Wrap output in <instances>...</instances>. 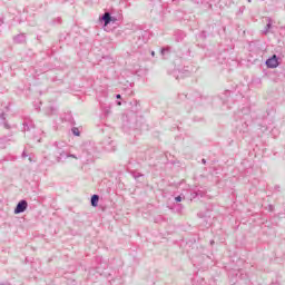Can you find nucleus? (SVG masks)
I'll return each mask as SVG.
<instances>
[{"instance_id":"20e7f679","label":"nucleus","mask_w":285,"mask_h":285,"mask_svg":"<svg viewBox=\"0 0 285 285\" xmlns=\"http://www.w3.org/2000/svg\"><path fill=\"white\" fill-rule=\"evenodd\" d=\"M99 21L104 23V28L110 26V23H115L117 21V18L112 17L110 12H105L102 16L99 17Z\"/></svg>"},{"instance_id":"b1692460","label":"nucleus","mask_w":285,"mask_h":285,"mask_svg":"<svg viewBox=\"0 0 285 285\" xmlns=\"http://www.w3.org/2000/svg\"><path fill=\"white\" fill-rule=\"evenodd\" d=\"M121 35H124V31H121V30H117L115 32V36L117 37V39L121 38Z\"/></svg>"},{"instance_id":"f3484780","label":"nucleus","mask_w":285,"mask_h":285,"mask_svg":"<svg viewBox=\"0 0 285 285\" xmlns=\"http://www.w3.org/2000/svg\"><path fill=\"white\" fill-rule=\"evenodd\" d=\"M0 119L2 120V125L4 126V128L10 129V125L8 124V121H6V114H0Z\"/></svg>"},{"instance_id":"a211bd4d","label":"nucleus","mask_w":285,"mask_h":285,"mask_svg":"<svg viewBox=\"0 0 285 285\" xmlns=\"http://www.w3.org/2000/svg\"><path fill=\"white\" fill-rule=\"evenodd\" d=\"M171 210H175V213H181L184 210V205L177 204L174 207H171Z\"/></svg>"},{"instance_id":"2eb2a0df","label":"nucleus","mask_w":285,"mask_h":285,"mask_svg":"<svg viewBox=\"0 0 285 285\" xmlns=\"http://www.w3.org/2000/svg\"><path fill=\"white\" fill-rule=\"evenodd\" d=\"M23 127L24 130H32V128H35V122L32 120H24Z\"/></svg>"},{"instance_id":"5701e85b","label":"nucleus","mask_w":285,"mask_h":285,"mask_svg":"<svg viewBox=\"0 0 285 285\" xmlns=\"http://www.w3.org/2000/svg\"><path fill=\"white\" fill-rule=\"evenodd\" d=\"M180 72H181V75H185L186 77H188V75H190V68L185 67Z\"/></svg>"},{"instance_id":"c85d7f7f","label":"nucleus","mask_w":285,"mask_h":285,"mask_svg":"<svg viewBox=\"0 0 285 285\" xmlns=\"http://www.w3.org/2000/svg\"><path fill=\"white\" fill-rule=\"evenodd\" d=\"M0 26H3V18H0Z\"/></svg>"},{"instance_id":"e433bc0d","label":"nucleus","mask_w":285,"mask_h":285,"mask_svg":"<svg viewBox=\"0 0 285 285\" xmlns=\"http://www.w3.org/2000/svg\"><path fill=\"white\" fill-rule=\"evenodd\" d=\"M117 105H118V106H121V101H118Z\"/></svg>"},{"instance_id":"393cba45","label":"nucleus","mask_w":285,"mask_h":285,"mask_svg":"<svg viewBox=\"0 0 285 285\" xmlns=\"http://www.w3.org/2000/svg\"><path fill=\"white\" fill-rule=\"evenodd\" d=\"M225 97H230V95H233V92H230L229 90L225 91Z\"/></svg>"},{"instance_id":"bb28decb","label":"nucleus","mask_w":285,"mask_h":285,"mask_svg":"<svg viewBox=\"0 0 285 285\" xmlns=\"http://www.w3.org/2000/svg\"><path fill=\"white\" fill-rule=\"evenodd\" d=\"M50 110H51V115H55V110L57 109H55V107H51Z\"/></svg>"},{"instance_id":"2f4dec72","label":"nucleus","mask_w":285,"mask_h":285,"mask_svg":"<svg viewBox=\"0 0 285 285\" xmlns=\"http://www.w3.org/2000/svg\"><path fill=\"white\" fill-rule=\"evenodd\" d=\"M0 285H10V283H0Z\"/></svg>"},{"instance_id":"1a4fd4ad","label":"nucleus","mask_w":285,"mask_h":285,"mask_svg":"<svg viewBox=\"0 0 285 285\" xmlns=\"http://www.w3.org/2000/svg\"><path fill=\"white\" fill-rule=\"evenodd\" d=\"M171 52H173V47H170V46L164 47L160 50V55H161L163 59H170Z\"/></svg>"},{"instance_id":"c756f323","label":"nucleus","mask_w":285,"mask_h":285,"mask_svg":"<svg viewBox=\"0 0 285 285\" xmlns=\"http://www.w3.org/2000/svg\"><path fill=\"white\" fill-rule=\"evenodd\" d=\"M116 99H121V95H116Z\"/></svg>"},{"instance_id":"6e6552de","label":"nucleus","mask_w":285,"mask_h":285,"mask_svg":"<svg viewBox=\"0 0 285 285\" xmlns=\"http://www.w3.org/2000/svg\"><path fill=\"white\" fill-rule=\"evenodd\" d=\"M174 39L175 41H177V43L184 41L186 39V32H184L183 30H176L174 32Z\"/></svg>"},{"instance_id":"f03ea898","label":"nucleus","mask_w":285,"mask_h":285,"mask_svg":"<svg viewBox=\"0 0 285 285\" xmlns=\"http://www.w3.org/2000/svg\"><path fill=\"white\" fill-rule=\"evenodd\" d=\"M178 99L180 101H185L188 112L194 108H199V106H204L206 104V98L202 97V94L198 91H189L187 94H179Z\"/></svg>"},{"instance_id":"7c9ffc66","label":"nucleus","mask_w":285,"mask_h":285,"mask_svg":"<svg viewBox=\"0 0 285 285\" xmlns=\"http://www.w3.org/2000/svg\"><path fill=\"white\" fill-rule=\"evenodd\" d=\"M46 159H48V156H45L42 164H46Z\"/></svg>"},{"instance_id":"ddd939ff","label":"nucleus","mask_w":285,"mask_h":285,"mask_svg":"<svg viewBox=\"0 0 285 285\" xmlns=\"http://www.w3.org/2000/svg\"><path fill=\"white\" fill-rule=\"evenodd\" d=\"M90 203L94 208H97V206H99V195H92Z\"/></svg>"},{"instance_id":"9d476101","label":"nucleus","mask_w":285,"mask_h":285,"mask_svg":"<svg viewBox=\"0 0 285 285\" xmlns=\"http://www.w3.org/2000/svg\"><path fill=\"white\" fill-rule=\"evenodd\" d=\"M92 275H96V278L100 277L101 271H99V267H96V268L92 267V268L89 269V279H94Z\"/></svg>"},{"instance_id":"f257e3e1","label":"nucleus","mask_w":285,"mask_h":285,"mask_svg":"<svg viewBox=\"0 0 285 285\" xmlns=\"http://www.w3.org/2000/svg\"><path fill=\"white\" fill-rule=\"evenodd\" d=\"M48 150L50 155L55 156L57 164H61V161H65V159H68V157H71L72 159H82V161H88V158L83 159L82 155L77 156L75 154L66 153V142H59V141L51 142L48 146Z\"/></svg>"},{"instance_id":"58836bf2","label":"nucleus","mask_w":285,"mask_h":285,"mask_svg":"<svg viewBox=\"0 0 285 285\" xmlns=\"http://www.w3.org/2000/svg\"><path fill=\"white\" fill-rule=\"evenodd\" d=\"M272 285H274V284H272Z\"/></svg>"},{"instance_id":"0eeeda50","label":"nucleus","mask_w":285,"mask_h":285,"mask_svg":"<svg viewBox=\"0 0 285 285\" xmlns=\"http://www.w3.org/2000/svg\"><path fill=\"white\" fill-rule=\"evenodd\" d=\"M267 68H277L279 66V60L277 56H273L272 58L266 60Z\"/></svg>"},{"instance_id":"72a5a7b5","label":"nucleus","mask_w":285,"mask_h":285,"mask_svg":"<svg viewBox=\"0 0 285 285\" xmlns=\"http://www.w3.org/2000/svg\"><path fill=\"white\" fill-rule=\"evenodd\" d=\"M37 142H38V144H41V138H39V139L37 140Z\"/></svg>"},{"instance_id":"473e14b6","label":"nucleus","mask_w":285,"mask_h":285,"mask_svg":"<svg viewBox=\"0 0 285 285\" xmlns=\"http://www.w3.org/2000/svg\"><path fill=\"white\" fill-rule=\"evenodd\" d=\"M202 164H206V159L203 158V159H202Z\"/></svg>"},{"instance_id":"cd10ccee","label":"nucleus","mask_w":285,"mask_h":285,"mask_svg":"<svg viewBox=\"0 0 285 285\" xmlns=\"http://www.w3.org/2000/svg\"><path fill=\"white\" fill-rule=\"evenodd\" d=\"M22 157L26 158L28 157V154H26V151L22 153Z\"/></svg>"},{"instance_id":"423d86ee","label":"nucleus","mask_w":285,"mask_h":285,"mask_svg":"<svg viewBox=\"0 0 285 285\" xmlns=\"http://www.w3.org/2000/svg\"><path fill=\"white\" fill-rule=\"evenodd\" d=\"M236 132L238 135H246L248 132V124L246 121L236 125Z\"/></svg>"},{"instance_id":"dca6fc26","label":"nucleus","mask_w":285,"mask_h":285,"mask_svg":"<svg viewBox=\"0 0 285 285\" xmlns=\"http://www.w3.org/2000/svg\"><path fill=\"white\" fill-rule=\"evenodd\" d=\"M271 28H273V19L267 18V24H266L265 30L263 31V35H268V31L271 30Z\"/></svg>"},{"instance_id":"9b49d317","label":"nucleus","mask_w":285,"mask_h":285,"mask_svg":"<svg viewBox=\"0 0 285 285\" xmlns=\"http://www.w3.org/2000/svg\"><path fill=\"white\" fill-rule=\"evenodd\" d=\"M14 43H26V35L20 33L13 38Z\"/></svg>"},{"instance_id":"7ed1b4c3","label":"nucleus","mask_w":285,"mask_h":285,"mask_svg":"<svg viewBox=\"0 0 285 285\" xmlns=\"http://www.w3.org/2000/svg\"><path fill=\"white\" fill-rule=\"evenodd\" d=\"M101 145L107 153H115L117 150V142L110 138L104 139Z\"/></svg>"},{"instance_id":"4468645a","label":"nucleus","mask_w":285,"mask_h":285,"mask_svg":"<svg viewBox=\"0 0 285 285\" xmlns=\"http://www.w3.org/2000/svg\"><path fill=\"white\" fill-rule=\"evenodd\" d=\"M100 108L102 110V117H109L110 115V106H104L102 104L100 105Z\"/></svg>"},{"instance_id":"f704fd0d","label":"nucleus","mask_w":285,"mask_h":285,"mask_svg":"<svg viewBox=\"0 0 285 285\" xmlns=\"http://www.w3.org/2000/svg\"><path fill=\"white\" fill-rule=\"evenodd\" d=\"M151 57H155V51H151Z\"/></svg>"},{"instance_id":"f8f14e48","label":"nucleus","mask_w":285,"mask_h":285,"mask_svg":"<svg viewBox=\"0 0 285 285\" xmlns=\"http://www.w3.org/2000/svg\"><path fill=\"white\" fill-rule=\"evenodd\" d=\"M203 195H204V191H202V190H197V191L190 190V197L188 199H190V202H193V199H197V197H202Z\"/></svg>"},{"instance_id":"c9c22d12","label":"nucleus","mask_w":285,"mask_h":285,"mask_svg":"<svg viewBox=\"0 0 285 285\" xmlns=\"http://www.w3.org/2000/svg\"><path fill=\"white\" fill-rule=\"evenodd\" d=\"M213 244H215V240H210V245L213 246Z\"/></svg>"},{"instance_id":"412c9836","label":"nucleus","mask_w":285,"mask_h":285,"mask_svg":"<svg viewBox=\"0 0 285 285\" xmlns=\"http://www.w3.org/2000/svg\"><path fill=\"white\" fill-rule=\"evenodd\" d=\"M71 132L75 137H79V135H81V131H79V128L77 127L71 128Z\"/></svg>"},{"instance_id":"4c0bfd02","label":"nucleus","mask_w":285,"mask_h":285,"mask_svg":"<svg viewBox=\"0 0 285 285\" xmlns=\"http://www.w3.org/2000/svg\"><path fill=\"white\" fill-rule=\"evenodd\" d=\"M248 2L250 3V0H248Z\"/></svg>"},{"instance_id":"6ab92c4d","label":"nucleus","mask_w":285,"mask_h":285,"mask_svg":"<svg viewBox=\"0 0 285 285\" xmlns=\"http://www.w3.org/2000/svg\"><path fill=\"white\" fill-rule=\"evenodd\" d=\"M176 204H179L181 202H184V199H186V196H184V194H180L179 196H176L175 198Z\"/></svg>"},{"instance_id":"4be33fe9","label":"nucleus","mask_w":285,"mask_h":285,"mask_svg":"<svg viewBox=\"0 0 285 285\" xmlns=\"http://www.w3.org/2000/svg\"><path fill=\"white\" fill-rule=\"evenodd\" d=\"M207 35H206V31H202L199 35H198V39H202L203 41H206L207 39Z\"/></svg>"},{"instance_id":"a878e982","label":"nucleus","mask_w":285,"mask_h":285,"mask_svg":"<svg viewBox=\"0 0 285 285\" xmlns=\"http://www.w3.org/2000/svg\"><path fill=\"white\" fill-rule=\"evenodd\" d=\"M2 141H12V139L4 137V138H2Z\"/></svg>"},{"instance_id":"aec40b11","label":"nucleus","mask_w":285,"mask_h":285,"mask_svg":"<svg viewBox=\"0 0 285 285\" xmlns=\"http://www.w3.org/2000/svg\"><path fill=\"white\" fill-rule=\"evenodd\" d=\"M131 176L134 177V179H139V177H144V174L139 171H131Z\"/></svg>"},{"instance_id":"39448f33","label":"nucleus","mask_w":285,"mask_h":285,"mask_svg":"<svg viewBox=\"0 0 285 285\" xmlns=\"http://www.w3.org/2000/svg\"><path fill=\"white\" fill-rule=\"evenodd\" d=\"M26 210H28V200L22 199L17 204L13 213L14 215H21V213H26Z\"/></svg>"}]
</instances>
